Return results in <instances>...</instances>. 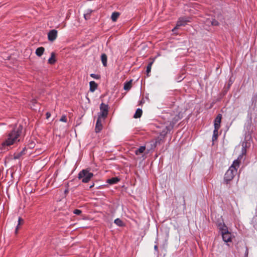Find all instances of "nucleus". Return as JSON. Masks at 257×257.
<instances>
[{"mask_svg": "<svg viewBox=\"0 0 257 257\" xmlns=\"http://www.w3.org/2000/svg\"><path fill=\"white\" fill-rule=\"evenodd\" d=\"M243 148L242 150V154L239 155L237 160L233 161V164L229 167V169L227 171L224 175V181L228 183L231 181L234 176L236 174L237 170L240 164V160L241 159L243 155L246 154V149L245 147L242 145Z\"/></svg>", "mask_w": 257, "mask_h": 257, "instance_id": "obj_1", "label": "nucleus"}, {"mask_svg": "<svg viewBox=\"0 0 257 257\" xmlns=\"http://www.w3.org/2000/svg\"><path fill=\"white\" fill-rule=\"evenodd\" d=\"M23 126L20 125L17 130H14L9 135L8 139L3 143V146H10L19 140H18V138L22 133Z\"/></svg>", "mask_w": 257, "mask_h": 257, "instance_id": "obj_2", "label": "nucleus"}, {"mask_svg": "<svg viewBox=\"0 0 257 257\" xmlns=\"http://www.w3.org/2000/svg\"><path fill=\"white\" fill-rule=\"evenodd\" d=\"M219 229L221 230L222 239L226 242L231 241V235L228 231L227 228L224 224H219Z\"/></svg>", "mask_w": 257, "mask_h": 257, "instance_id": "obj_3", "label": "nucleus"}, {"mask_svg": "<svg viewBox=\"0 0 257 257\" xmlns=\"http://www.w3.org/2000/svg\"><path fill=\"white\" fill-rule=\"evenodd\" d=\"M93 173L87 170H83L78 174V178L81 179L84 183H87L93 177Z\"/></svg>", "mask_w": 257, "mask_h": 257, "instance_id": "obj_4", "label": "nucleus"}, {"mask_svg": "<svg viewBox=\"0 0 257 257\" xmlns=\"http://www.w3.org/2000/svg\"><path fill=\"white\" fill-rule=\"evenodd\" d=\"M190 19V17H180L177 23L176 27L172 30V31L174 32L181 26H185L188 23L191 22Z\"/></svg>", "mask_w": 257, "mask_h": 257, "instance_id": "obj_5", "label": "nucleus"}, {"mask_svg": "<svg viewBox=\"0 0 257 257\" xmlns=\"http://www.w3.org/2000/svg\"><path fill=\"white\" fill-rule=\"evenodd\" d=\"M100 112L98 114V117H100L104 119L108 114V105L104 103H101L100 106Z\"/></svg>", "mask_w": 257, "mask_h": 257, "instance_id": "obj_6", "label": "nucleus"}, {"mask_svg": "<svg viewBox=\"0 0 257 257\" xmlns=\"http://www.w3.org/2000/svg\"><path fill=\"white\" fill-rule=\"evenodd\" d=\"M205 25L207 26H217L219 23L213 17L207 18L205 21Z\"/></svg>", "mask_w": 257, "mask_h": 257, "instance_id": "obj_7", "label": "nucleus"}, {"mask_svg": "<svg viewBox=\"0 0 257 257\" xmlns=\"http://www.w3.org/2000/svg\"><path fill=\"white\" fill-rule=\"evenodd\" d=\"M57 36V31L55 30H51L48 34V40L51 42L54 41L56 39Z\"/></svg>", "mask_w": 257, "mask_h": 257, "instance_id": "obj_8", "label": "nucleus"}, {"mask_svg": "<svg viewBox=\"0 0 257 257\" xmlns=\"http://www.w3.org/2000/svg\"><path fill=\"white\" fill-rule=\"evenodd\" d=\"M102 118L98 116L97 122L95 126V132L99 133L102 128V121L103 120Z\"/></svg>", "mask_w": 257, "mask_h": 257, "instance_id": "obj_9", "label": "nucleus"}, {"mask_svg": "<svg viewBox=\"0 0 257 257\" xmlns=\"http://www.w3.org/2000/svg\"><path fill=\"white\" fill-rule=\"evenodd\" d=\"M222 118V115L218 114L215 118L214 122V125L215 128H219L220 126V123Z\"/></svg>", "mask_w": 257, "mask_h": 257, "instance_id": "obj_10", "label": "nucleus"}, {"mask_svg": "<svg viewBox=\"0 0 257 257\" xmlns=\"http://www.w3.org/2000/svg\"><path fill=\"white\" fill-rule=\"evenodd\" d=\"M45 48L43 47L38 48L36 50V54L38 57H41L44 53Z\"/></svg>", "mask_w": 257, "mask_h": 257, "instance_id": "obj_11", "label": "nucleus"}, {"mask_svg": "<svg viewBox=\"0 0 257 257\" xmlns=\"http://www.w3.org/2000/svg\"><path fill=\"white\" fill-rule=\"evenodd\" d=\"M119 181V179L117 177H114L109 179H107L106 182L109 183V184H116Z\"/></svg>", "mask_w": 257, "mask_h": 257, "instance_id": "obj_12", "label": "nucleus"}, {"mask_svg": "<svg viewBox=\"0 0 257 257\" xmlns=\"http://www.w3.org/2000/svg\"><path fill=\"white\" fill-rule=\"evenodd\" d=\"M90 91L94 92L97 87V84L94 81H90L89 83Z\"/></svg>", "mask_w": 257, "mask_h": 257, "instance_id": "obj_13", "label": "nucleus"}, {"mask_svg": "<svg viewBox=\"0 0 257 257\" xmlns=\"http://www.w3.org/2000/svg\"><path fill=\"white\" fill-rule=\"evenodd\" d=\"M55 54L54 52L51 53V57L48 60V63L50 64H53L56 62Z\"/></svg>", "mask_w": 257, "mask_h": 257, "instance_id": "obj_14", "label": "nucleus"}, {"mask_svg": "<svg viewBox=\"0 0 257 257\" xmlns=\"http://www.w3.org/2000/svg\"><path fill=\"white\" fill-rule=\"evenodd\" d=\"M101 60L104 66H107V56L105 54H102L101 56Z\"/></svg>", "mask_w": 257, "mask_h": 257, "instance_id": "obj_15", "label": "nucleus"}, {"mask_svg": "<svg viewBox=\"0 0 257 257\" xmlns=\"http://www.w3.org/2000/svg\"><path fill=\"white\" fill-rule=\"evenodd\" d=\"M146 149V147L145 146H141L140 148L136 150L135 154L137 155H139L142 153H143Z\"/></svg>", "mask_w": 257, "mask_h": 257, "instance_id": "obj_16", "label": "nucleus"}, {"mask_svg": "<svg viewBox=\"0 0 257 257\" xmlns=\"http://www.w3.org/2000/svg\"><path fill=\"white\" fill-rule=\"evenodd\" d=\"M142 114V110L140 108H138L137 109L135 114H134V117L135 118H139L141 116Z\"/></svg>", "mask_w": 257, "mask_h": 257, "instance_id": "obj_17", "label": "nucleus"}, {"mask_svg": "<svg viewBox=\"0 0 257 257\" xmlns=\"http://www.w3.org/2000/svg\"><path fill=\"white\" fill-rule=\"evenodd\" d=\"M132 80H130V81L125 83L124 85V89L125 90H128L131 89L132 87Z\"/></svg>", "mask_w": 257, "mask_h": 257, "instance_id": "obj_18", "label": "nucleus"}, {"mask_svg": "<svg viewBox=\"0 0 257 257\" xmlns=\"http://www.w3.org/2000/svg\"><path fill=\"white\" fill-rule=\"evenodd\" d=\"M23 223H24V220L22 218L19 217V219H18V224L16 228V230H15L16 233H18L20 225L22 224Z\"/></svg>", "mask_w": 257, "mask_h": 257, "instance_id": "obj_19", "label": "nucleus"}, {"mask_svg": "<svg viewBox=\"0 0 257 257\" xmlns=\"http://www.w3.org/2000/svg\"><path fill=\"white\" fill-rule=\"evenodd\" d=\"M219 128H215L213 131V135L212 137V141H214L217 140L218 137V131Z\"/></svg>", "mask_w": 257, "mask_h": 257, "instance_id": "obj_20", "label": "nucleus"}, {"mask_svg": "<svg viewBox=\"0 0 257 257\" xmlns=\"http://www.w3.org/2000/svg\"><path fill=\"white\" fill-rule=\"evenodd\" d=\"M114 223L119 226H123L124 223L119 218H117L114 220Z\"/></svg>", "mask_w": 257, "mask_h": 257, "instance_id": "obj_21", "label": "nucleus"}, {"mask_svg": "<svg viewBox=\"0 0 257 257\" xmlns=\"http://www.w3.org/2000/svg\"><path fill=\"white\" fill-rule=\"evenodd\" d=\"M153 62H150V63L148 64V65L147 66L146 72H147V75H148V76H149V73L151 72V67H152V64H153Z\"/></svg>", "mask_w": 257, "mask_h": 257, "instance_id": "obj_22", "label": "nucleus"}, {"mask_svg": "<svg viewBox=\"0 0 257 257\" xmlns=\"http://www.w3.org/2000/svg\"><path fill=\"white\" fill-rule=\"evenodd\" d=\"M25 149H24L22 151H21L20 153H18L15 155L14 158L15 159H19L22 155L24 154Z\"/></svg>", "mask_w": 257, "mask_h": 257, "instance_id": "obj_23", "label": "nucleus"}, {"mask_svg": "<svg viewBox=\"0 0 257 257\" xmlns=\"http://www.w3.org/2000/svg\"><path fill=\"white\" fill-rule=\"evenodd\" d=\"M92 12H93V11L91 10H88L86 13H84L83 16L85 17L87 15L90 14Z\"/></svg>", "mask_w": 257, "mask_h": 257, "instance_id": "obj_24", "label": "nucleus"}, {"mask_svg": "<svg viewBox=\"0 0 257 257\" xmlns=\"http://www.w3.org/2000/svg\"><path fill=\"white\" fill-rule=\"evenodd\" d=\"M90 76L95 79H99L100 78V76L99 75L95 74H91Z\"/></svg>", "mask_w": 257, "mask_h": 257, "instance_id": "obj_25", "label": "nucleus"}, {"mask_svg": "<svg viewBox=\"0 0 257 257\" xmlns=\"http://www.w3.org/2000/svg\"><path fill=\"white\" fill-rule=\"evenodd\" d=\"M161 141V139L160 140L158 139V140H156L154 144V145H153L154 147H155L157 145V144H160Z\"/></svg>", "mask_w": 257, "mask_h": 257, "instance_id": "obj_26", "label": "nucleus"}, {"mask_svg": "<svg viewBox=\"0 0 257 257\" xmlns=\"http://www.w3.org/2000/svg\"><path fill=\"white\" fill-rule=\"evenodd\" d=\"M119 15H120V13L119 12H114L111 14V16H119Z\"/></svg>", "mask_w": 257, "mask_h": 257, "instance_id": "obj_27", "label": "nucleus"}, {"mask_svg": "<svg viewBox=\"0 0 257 257\" xmlns=\"http://www.w3.org/2000/svg\"><path fill=\"white\" fill-rule=\"evenodd\" d=\"M74 213L77 215H79L81 213V210L76 209L74 211Z\"/></svg>", "mask_w": 257, "mask_h": 257, "instance_id": "obj_28", "label": "nucleus"}, {"mask_svg": "<svg viewBox=\"0 0 257 257\" xmlns=\"http://www.w3.org/2000/svg\"><path fill=\"white\" fill-rule=\"evenodd\" d=\"M60 121H63V122H66V117L65 115H63L61 117V118L60 119Z\"/></svg>", "mask_w": 257, "mask_h": 257, "instance_id": "obj_29", "label": "nucleus"}, {"mask_svg": "<svg viewBox=\"0 0 257 257\" xmlns=\"http://www.w3.org/2000/svg\"><path fill=\"white\" fill-rule=\"evenodd\" d=\"M117 17H111L112 21L113 22H115L117 20Z\"/></svg>", "mask_w": 257, "mask_h": 257, "instance_id": "obj_30", "label": "nucleus"}, {"mask_svg": "<svg viewBox=\"0 0 257 257\" xmlns=\"http://www.w3.org/2000/svg\"><path fill=\"white\" fill-rule=\"evenodd\" d=\"M51 115V114L49 112H47L46 113V118L48 119Z\"/></svg>", "mask_w": 257, "mask_h": 257, "instance_id": "obj_31", "label": "nucleus"}, {"mask_svg": "<svg viewBox=\"0 0 257 257\" xmlns=\"http://www.w3.org/2000/svg\"><path fill=\"white\" fill-rule=\"evenodd\" d=\"M166 129L167 130V131H166V132L163 131V132H162V134H163V133H164V134H166V133H167L168 131H169V128H168V126H166Z\"/></svg>", "mask_w": 257, "mask_h": 257, "instance_id": "obj_32", "label": "nucleus"}, {"mask_svg": "<svg viewBox=\"0 0 257 257\" xmlns=\"http://www.w3.org/2000/svg\"><path fill=\"white\" fill-rule=\"evenodd\" d=\"M177 120V119H175V120H173L172 121H171V123L173 122V123L174 124Z\"/></svg>", "mask_w": 257, "mask_h": 257, "instance_id": "obj_33", "label": "nucleus"}, {"mask_svg": "<svg viewBox=\"0 0 257 257\" xmlns=\"http://www.w3.org/2000/svg\"><path fill=\"white\" fill-rule=\"evenodd\" d=\"M36 102V100L35 99H34L32 100V103H34Z\"/></svg>", "mask_w": 257, "mask_h": 257, "instance_id": "obj_34", "label": "nucleus"}, {"mask_svg": "<svg viewBox=\"0 0 257 257\" xmlns=\"http://www.w3.org/2000/svg\"><path fill=\"white\" fill-rule=\"evenodd\" d=\"M68 192V191L67 190H65V193H67Z\"/></svg>", "mask_w": 257, "mask_h": 257, "instance_id": "obj_35", "label": "nucleus"}, {"mask_svg": "<svg viewBox=\"0 0 257 257\" xmlns=\"http://www.w3.org/2000/svg\"><path fill=\"white\" fill-rule=\"evenodd\" d=\"M155 249H157V246L156 245L155 246Z\"/></svg>", "mask_w": 257, "mask_h": 257, "instance_id": "obj_36", "label": "nucleus"}, {"mask_svg": "<svg viewBox=\"0 0 257 257\" xmlns=\"http://www.w3.org/2000/svg\"><path fill=\"white\" fill-rule=\"evenodd\" d=\"M93 186V185H91V186L90 187L91 188Z\"/></svg>", "mask_w": 257, "mask_h": 257, "instance_id": "obj_37", "label": "nucleus"}, {"mask_svg": "<svg viewBox=\"0 0 257 257\" xmlns=\"http://www.w3.org/2000/svg\"><path fill=\"white\" fill-rule=\"evenodd\" d=\"M85 18V20H86L87 19H86V17H84Z\"/></svg>", "mask_w": 257, "mask_h": 257, "instance_id": "obj_38", "label": "nucleus"}]
</instances>
